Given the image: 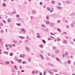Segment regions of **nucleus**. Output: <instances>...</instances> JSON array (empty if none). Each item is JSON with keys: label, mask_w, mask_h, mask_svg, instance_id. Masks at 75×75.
Here are the masks:
<instances>
[{"label": "nucleus", "mask_w": 75, "mask_h": 75, "mask_svg": "<svg viewBox=\"0 0 75 75\" xmlns=\"http://www.w3.org/2000/svg\"><path fill=\"white\" fill-rule=\"evenodd\" d=\"M50 34H51V35H54V34L52 33H50Z\"/></svg>", "instance_id": "obj_38"}, {"label": "nucleus", "mask_w": 75, "mask_h": 75, "mask_svg": "<svg viewBox=\"0 0 75 75\" xmlns=\"http://www.w3.org/2000/svg\"><path fill=\"white\" fill-rule=\"evenodd\" d=\"M25 48L26 49V51H29V48L28 47H25Z\"/></svg>", "instance_id": "obj_4"}, {"label": "nucleus", "mask_w": 75, "mask_h": 75, "mask_svg": "<svg viewBox=\"0 0 75 75\" xmlns=\"http://www.w3.org/2000/svg\"><path fill=\"white\" fill-rule=\"evenodd\" d=\"M73 40L74 41H75V39H74Z\"/></svg>", "instance_id": "obj_64"}, {"label": "nucleus", "mask_w": 75, "mask_h": 75, "mask_svg": "<svg viewBox=\"0 0 75 75\" xmlns=\"http://www.w3.org/2000/svg\"><path fill=\"white\" fill-rule=\"evenodd\" d=\"M25 61H24V62H22L23 64H25Z\"/></svg>", "instance_id": "obj_52"}, {"label": "nucleus", "mask_w": 75, "mask_h": 75, "mask_svg": "<svg viewBox=\"0 0 75 75\" xmlns=\"http://www.w3.org/2000/svg\"><path fill=\"white\" fill-rule=\"evenodd\" d=\"M35 74H37V73H38V71H35Z\"/></svg>", "instance_id": "obj_41"}, {"label": "nucleus", "mask_w": 75, "mask_h": 75, "mask_svg": "<svg viewBox=\"0 0 75 75\" xmlns=\"http://www.w3.org/2000/svg\"><path fill=\"white\" fill-rule=\"evenodd\" d=\"M50 25L51 26H53V25H54V24L52 23H51V24Z\"/></svg>", "instance_id": "obj_40"}, {"label": "nucleus", "mask_w": 75, "mask_h": 75, "mask_svg": "<svg viewBox=\"0 0 75 75\" xmlns=\"http://www.w3.org/2000/svg\"><path fill=\"white\" fill-rule=\"evenodd\" d=\"M51 3L52 4H54V3H55V2H54V1H52V2H51Z\"/></svg>", "instance_id": "obj_31"}, {"label": "nucleus", "mask_w": 75, "mask_h": 75, "mask_svg": "<svg viewBox=\"0 0 75 75\" xmlns=\"http://www.w3.org/2000/svg\"><path fill=\"white\" fill-rule=\"evenodd\" d=\"M55 52L56 53V54H58V52H59V50H56V51H55Z\"/></svg>", "instance_id": "obj_9"}, {"label": "nucleus", "mask_w": 75, "mask_h": 75, "mask_svg": "<svg viewBox=\"0 0 75 75\" xmlns=\"http://www.w3.org/2000/svg\"><path fill=\"white\" fill-rule=\"evenodd\" d=\"M13 42L14 44H18V42L17 41H16L14 40H13Z\"/></svg>", "instance_id": "obj_3"}, {"label": "nucleus", "mask_w": 75, "mask_h": 75, "mask_svg": "<svg viewBox=\"0 0 75 75\" xmlns=\"http://www.w3.org/2000/svg\"><path fill=\"white\" fill-rule=\"evenodd\" d=\"M14 68H15V69H17V67H16V66H14Z\"/></svg>", "instance_id": "obj_42"}, {"label": "nucleus", "mask_w": 75, "mask_h": 75, "mask_svg": "<svg viewBox=\"0 0 75 75\" xmlns=\"http://www.w3.org/2000/svg\"><path fill=\"white\" fill-rule=\"evenodd\" d=\"M17 25L18 26H21V25L20 23H16Z\"/></svg>", "instance_id": "obj_26"}, {"label": "nucleus", "mask_w": 75, "mask_h": 75, "mask_svg": "<svg viewBox=\"0 0 75 75\" xmlns=\"http://www.w3.org/2000/svg\"><path fill=\"white\" fill-rule=\"evenodd\" d=\"M69 54V53H68V52H65V55H68Z\"/></svg>", "instance_id": "obj_11"}, {"label": "nucleus", "mask_w": 75, "mask_h": 75, "mask_svg": "<svg viewBox=\"0 0 75 75\" xmlns=\"http://www.w3.org/2000/svg\"><path fill=\"white\" fill-rule=\"evenodd\" d=\"M42 26L43 27H45V25H42Z\"/></svg>", "instance_id": "obj_49"}, {"label": "nucleus", "mask_w": 75, "mask_h": 75, "mask_svg": "<svg viewBox=\"0 0 75 75\" xmlns=\"http://www.w3.org/2000/svg\"><path fill=\"white\" fill-rule=\"evenodd\" d=\"M24 72V70H22L21 71V72Z\"/></svg>", "instance_id": "obj_57"}, {"label": "nucleus", "mask_w": 75, "mask_h": 75, "mask_svg": "<svg viewBox=\"0 0 75 75\" xmlns=\"http://www.w3.org/2000/svg\"><path fill=\"white\" fill-rule=\"evenodd\" d=\"M40 5H42V2H40Z\"/></svg>", "instance_id": "obj_55"}, {"label": "nucleus", "mask_w": 75, "mask_h": 75, "mask_svg": "<svg viewBox=\"0 0 75 75\" xmlns=\"http://www.w3.org/2000/svg\"><path fill=\"white\" fill-rule=\"evenodd\" d=\"M40 48H43V45H40Z\"/></svg>", "instance_id": "obj_24"}, {"label": "nucleus", "mask_w": 75, "mask_h": 75, "mask_svg": "<svg viewBox=\"0 0 75 75\" xmlns=\"http://www.w3.org/2000/svg\"><path fill=\"white\" fill-rule=\"evenodd\" d=\"M40 57L41 58V59H44V57H43V56H42V55H40Z\"/></svg>", "instance_id": "obj_22"}, {"label": "nucleus", "mask_w": 75, "mask_h": 75, "mask_svg": "<svg viewBox=\"0 0 75 75\" xmlns=\"http://www.w3.org/2000/svg\"><path fill=\"white\" fill-rule=\"evenodd\" d=\"M49 72L50 74H52V73L51 72V71H50Z\"/></svg>", "instance_id": "obj_56"}, {"label": "nucleus", "mask_w": 75, "mask_h": 75, "mask_svg": "<svg viewBox=\"0 0 75 75\" xmlns=\"http://www.w3.org/2000/svg\"><path fill=\"white\" fill-rule=\"evenodd\" d=\"M53 10L54 9L53 8H52L50 11V13H52L53 11Z\"/></svg>", "instance_id": "obj_18"}, {"label": "nucleus", "mask_w": 75, "mask_h": 75, "mask_svg": "<svg viewBox=\"0 0 75 75\" xmlns=\"http://www.w3.org/2000/svg\"><path fill=\"white\" fill-rule=\"evenodd\" d=\"M57 30H58V31H59V32H61V31L59 29H57Z\"/></svg>", "instance_id": "obj_39"}, {"label": "nucleus", "mask_w": 75, "mask_h": 75, "mask_svg": "<svg viewBox=\"0 0 75 75\" xmlns=\"http://www.w3.org/2000/svg\"><path fill=\"white\" fill-rule=\"evenodd\" d=\"M16 17H19V15H16Z\"/></svg>", "instance_id": "obj_46"}, {"label": "nucleus", "mask_w": 75, "mask_h": 75, "mask_svg": "<svg viewBox=\"0 0 75 75\" xmlns=\"http://www.w3.org/2000/svg\"><path fill=\"white\" fill-rule=\"evenodd\" d=\"M71 27H74V24L73 23H71Z\"/></svg>", "instance_id": "obj_23"}, {"label": "nucleus", "mask_w": 75, "mask_h": 75, "mask_svg": "<svg viewBox=\"0 0 75 75\" xmlns=\"http://www.w3.org/2000/svg\"><path fill=\"white\" fill-rule=\"evenodd\" d=\"M39 34H40V33H38L36 34V35H39Z\"/></svg>", "instance_id": "obj_54"}, {"label": "nucleus", "mask_w": 75, "mask_h": 75, "mask_svg": "<svg viewBox=\"0 0 75 75\" xmlns=\"http://www.w3.org/2000/svg\"><path fill=\"white\" fill-rule=\"evenodd\" d=\"M65 38L67 39H68V36H66Z\"/></svg>", "instance_id": "obj_47"}, {"label": "nucleus", "mask_w": 75, "mask_h": 75, "mask_svg": "<svg viewBox=\"0 0 75 75\" xmlns=\"http://www.w3.org/2000/svg\"><path fill=\"white\" fill-rule=\"evenodd\" d=\"M19 37L20 38H21V39H24V38L23 37L21 36H19Z\"/></svg>", "instance_id": "obj_10"}, {"label": "nucleus", "mask_w": 75, "mask_h": 75, "mask_svg": "<svg viewBox=\"0 0 75 75\" xmlns=\"http://www.w3.org/2000/svg\"><path fill=\"white\" fill-rule=\"evenodd\" d=\"M5 64H9V62H5Z\"/></svg>", "instance_id": "obj_32"}, {"label": "nucleus", "mask_w": 75, "mask_h": 75, "mask_svg": "<svg viewBox=\"0 0 75 75\" xmlns=\"http://www.w3.org/2000/svg\"><path fill=\"white\" fill-rule=\"evenodd\" d=\"M18 20L19 21H20L21 20V18H18Z\"/></svg>", "instance_id": "obj_45"}, {"label": "nucleus", "mask_w": 75, "mask_h": 75, "mask_svg": "<svg viewBox=\"0 0 75 75\" xmlns=\"http://www.w3.org/2000/svg\"><path fill=\"white\" fill-rule=\"evenodd\" d=\"M8 52H7L6 53V55H8Z\"/></svg>", "instance_id": "obj_62"}, {"label": "nucleus", "mask_w": 75, "mask_h": 75, "mask_svg": "<svg viewBox=\"0 0 75 75\" xmlns=\"http://www.w3.org/2000/svg\"><path fill=\"white\" fill-rule=\"evenodd\" d=\"M71 62V61L70 60L68 61V63L69 64H70V63Z\"/></svg>", "instance_id": "obj_44"}, {"label": "nucleus", "mask_w": 75, "mask_h": 75, "mask_svg": "<svg viewBox=\"0 0 75 75\" xmlns=\"http://www.w3.org/2000/svg\"><path fill=\"white\" fill-rule=\"evenodd\" d=\"M46 75V72L45 71H44L43 73V75Z\"/></svg>", "instance_id": "obj_28"}, {"label": "nucleus", "mask_w": 75, "mask_h": 75, "mask_svg": "<svg viewBox=\"0 0 75 75\" xmlns=\"http://www.w3.org/2000/svg\"><path fill=\"white\" fill-rule=\"evenodd\" d=\"M32 13L33 14H35V11L34 10L32 11Z\"/></svg>", "instance_id": "obj_15"}, {"label": "nucleus", "mask_w": 75, "mask_h": 75, "mask_svg": "<svg viewBox=\"0 0 75 75\" xmlns=\"http://www.w3.org/2000/svg\"><path fill=\"white\" fill-rule=\"evenodd\" d=\"M21 30L22 31V32H23V33H25V30L24 29H23V28Z\"/></svg>", "instance_id": "obj_6"}, {"label": "nucleus", "mask_w": 75, "mask_h": 75, "mask_svg": "<svg viewBox=\"0 0 75 75\" xmlns=\"http://www.w3.org/2000/svg\"><path fill=\"white\" fill-rule=\"evenodd\" d=\"M56 59H57L58 61H59V59H58V58H57Z\"/></svg>", "instance_id": "obj_50"}, {"label": "nucleus", "mask_w": 75, "mask_h": 75, "mask_svg": "<svg viewBox=\"0 0 75 75\" xmlns=\"http://www.w3.org/2000/svg\"><path fill=\"white\" fill-rule=\"evenodd\" d=\"M47 11H50V8L49 7H47Z\"/></svg>", "instance_id": "obj_20"}, {"label": "nucleus", "mask_w": 75, "mask_h": 75, "mask_svg": "<svg viewBox=\"0 0 75 75\" xmlns=\"http://www.w3.org/2000/svg\"><path fill=\"white\" fill-rule=\"evenodd\" d=\"M25 57V55L24 54H21L20 55V57H21V58H23V57Z\"/></svg>", "instance_id": "obj_2"}, {"label": "nucleus", "mask_w": 75, "mask_h": 75, "mask_svg": "<svg viewBox=\"0 0 75 75\" xmlns=\"http://www.w3.org/2000/svg\"><path fill=\"white\" fill-rule=\"evenodd\" d=\"M58 40L59 41H60V40H61V39H60L59 38H58Z\"/></svg>", "instance_id": "obj_61"}, {"label": "nucleus", "mask_w": 75, "mask_h": 75, "mask_svg": "<svg viewBox=\"0 0 75 75\" xmlns=\"http://www.w3.org/2000/svg\"><path fill=\"white\" fill-rule=\"evenodd\" d=\"M37 38H40V37H41V36H40V35H38L37 36Z\"/></svg>", "instance_id": "obj_48"}, {"label": "nucleus", "mask_w": 75, "mask_h": 75, "mask_svg": "<svg viewBox=\"0 0 75 75\" xmlns=\"http://www.w3.org/2000/svg\"><path fill=\"white\" fill-rule=\"evenodd\" d=\"M47 20H49V17L48 16H47L46 17Z\"/></svg>", "instance_id": "obj_27"}, {"label": "nucleus", "mask_w": 75, "mask_h": 75, "mask_svg": "<svg viewBox=\"0 0 75 75\" xmlns=\"http://www.w3.org/2000/svg\"><path fill=\"white\" fill-rule=\"evenodd\" d=\"M66 28H69V25H66Z\"/></svg>", "instance_id": "obj_33"}, {"label": "nucleus", "mask_w": 75, "mask_h": 75, "mask_svg": "<svg viewBox=\"0 0 75 75\" xmlns=\"http://www.w3.org/2000/svg\"><path fill=\"white\" fill-rule=\"evenodd\" d=\"M26 38H27V39H28V40L31 39H30V38H29V37L28 36H26Z\"/></svg>", "instance_id": "obj_25"}, {"label": "nucleus", "mask_w": 75, "mask_h": 75, "mask_svg": "<svg viewBox=\"0 0 75 75\" xmlns=\"http://www.w3.org/2000/svg\"><path fill=\"white\" fill-rule=\"evenodd\" d=\"M5 47H7V44H6L5 45Z\"/></svg>", "instance_id": "obj_58"}, {"label": "nucleus", "mask_w": 75, "mask_h": 75, "mask_svg": "<svg viewBox=\"0 0 75 75\" xmlns=\"http://www.w3.org/2000/svg\"><path fill=\"white\" fill-rule=\"evenodd\" d=\"M57 23H60V21L59 20L57 21Z\"/></svg>", "instance_id": "obj_53"}, {"label": "nucleus", "mask_w": 75, "mask_h": 75, "mask_svg": "<svg viewBox=\"0 0 75 75\" xmlns=\"http://www.w3.org/2000/svg\"><path fill=\"white\" fill-rule=\"evenodd\" d=\"M32 74H35V71H33L32 72Z\"/></svg>", "instance_id": "obj_21"}, {"label": "nucleus", "mask_w": 75, "mask_h": 75, "mask_svg": "<svg viewBox=\"0 0 75 75\" xmlns=\"http://www.w3.org/2000/svg\"><path fill=\"white\" fill-rule=\"evenodd\" d=\"M17 61L18 62H22V60L21 59H18L17 60Z\"/></svg>", "instance_id": "obj_8"}, {"label": "nucleus", "mask_w": 75, "mask_h": 75, "mask_svg": "<svg viewBox=\"0 0 75 75\" xmlns=\"http://www.w3.org/2000/svg\"><path fill=\"white\" fill-rule=\"evenodd\" d=\"M1 33H4V31H3L2 30H1Z\"/></svg>", "instance_id": "obj_60"}, {"label": "nucleus", "mask_w": 75, "mask_h": 75, "mask_svg": "<svg viewBox=\"0 0 75 75\" xmlns=\"http://www.w3.org/2000/svg\"><path fill=\"white\" fill-rule=\"evenodd\" d=\"M46 60H49V57H47L46 58Z\"/></svg>", "instance_id": "obj_29"}, {"label": "nucleus", "mask_w": 75, "mask_h": 75, "mask_svg": "<svg viewBox=\"0 0 75 75\" xmlns=\"http://www.w3.org/2000/svg\"><path fill=\"white\" fill-rule=\"evenodd\" d=\"M3 24L2 23H0V26H3Z\"/></svg>", "instance_id": "obj_30"}, {"label": "nucleus", "mask_w": 75, "mask_h": 75, "mask_svg": "<svg viewBox=\"0 0 75 75\" xmlns=\"http://www.w3.org/2000/svg\"><path fill=\"white\" fill-rule=\"evenodd\" d=\"M63 43H64V44H66L67 43V41L65 40H64L63 41Z\"/></svg>", "instance_id": "obj_14"}, {"label": "nucleus", "mask_w": 75, "mask_h": 75, "mask_svg": "<svg viewBox=\"0 0 75 75\" xmlns=\"http://www.w3.org/2000/svg\"><path fill=\"white\" fill-rule=\"evenodd\" d=\"M42 42H44V43H45L46 42L44 40H42Z\"/></svg>", "instance_id": "obj_37"}, {"label": "nucleus", "mask_w": 75, "mask_h": 75, "mask_svg": "<svg viewBox=\"0 0 75 75\" xmlns=\"http://www.w3.org/2000/svg\"><path fill=\"white\" fill-rule=\"evenodd\" d=\"M21 43H22V41H21V40H19L18 42V45H20V44H21Z\"/></svg>", "instance_id": "obj_1"}, {"label": "nucleus", "mask_w": 75, "mask_h": 75, "mask_svg": "<svg viewBox=\"0 0 75 75\" xmlns=\"http://www.w3.org/2000/svg\"><path fill=\"white\" fill-rule=\"evenodd\" d=\"M7 21L8 23H10V22H11V19H8L7 20Z\"/></svg>", "instance_id": "obj_12"}, {"label": "nucleus", "mask_w": 75, "mask_h": 75, "mask_svg": "<svg viewBox=\"0 0 75 75\" xmlns=\"http://www.w3.org/2000/svg\"><path fill=\"white\" fill-rule=\"evenodd\" d=\"M9 47H12V45H9Z\"/></svg>", "instance_id": "obj_51"}, {"label": "nucleus", "mask_w": 75, "mask_h": 75, "mask_svg": "<svg viewBox=\"0 0 75 75\" xmlns=\"http://www.w3.org/2000/svg\"><path fill=\"white\" fill-rule=\"evenodd\" d=\"M57 8L59 9H62V8L60 6H57Z\"/></svg>", "instance_id": "obj_17"}, {"label": "nucleus", "mask_w": 75, "mask_h": 75, "mask_svg": "<svg viewBox=\"0 0 75 75\" xmlns=\"http://www.w3.org/2000/svg\"><path fill=\"white\" fill-rule=\"evenodd\" d=\"M13 53H11L10 54V56H12V55H13Z\"/></svg>", "instance_id": "obj_34"}, {"label": "nucleus", "mask_w": 75, "mask_h": 75, "mask_svg": "<svg viewBox=\"0 0 75 75\" xmlns=\"http://www.w3.org/2000/svg\"><path fill=\"white\" fill-rule=\"evenodd\" d=\"M3 6L4 7H6V4L4 3H3Z\"/></svg>", "instance_id": "obj_19"}, {"label": "nucleus", "mask_w": 75, "mask_h": 75, "mask_svg": "<svg viewBox=\"0 0 75 75\" xmlns=\"http://www.w3.org/2000/svg\"><path fill=\"white\" fill-rule=\"evenodd\" d=\"M29 42V40H25V42Z\"/></svg>", "instance_id": "obj_13"}, {"label": "nucleus", "mask_w": 75, "mask_h": 75, "mask_svg": "<svg viewBox=\"0 0 75 75\" xmlns=\"http://www.w3.org/2000/svg\"><path fill=\"white\" fill-rule=\"evenodd\" d=\"M53 48L54 50H55V47H53Z\"/></svg>", "instance_id": "obj_63"}, {"label": "nucleus", "mask_w": 75, "mask_h": 75, "mask_svg": "<svg viewBox=\"0 0 75 75\" xmlns=\"http://www.w3.org/2000/svg\"><path fill=\"white\" fill-rule=\"evenodd\" d=\"M31 58L29 57L28 59V61L29 62H31Z\"/></svg>", "instance_id": "obj_5"}, {"label": "nucleus", "mask_w": 75, "mask_h": 75, "mask_svg": "<svg viewBox=\"0 0 75 75\" xmlns=\"http://www.w3.org/2000/svg\"><path fill=\"white\" fill-rule=\"evenodd\" d=\"M63 33L64 34H67V32H63Z\"/></svg>", "instance_id": "obj_35"}, {"label": "nucleus", "mask_w": 75, "mask_h": 75, "mask_svg": "<svg viewBox=\"0 0 75 75\" xmlns=\"http://www.w3.org/2000/svg\"><path fill=\"white\" fill-rule=\"evenodd\" d=\"M58 5L59 6H61V3H58Z\"/></svg>", "instance_id": "obj_36"}, {"label": "nucleus", "mask_w": 75, "mask_h": 75, "mask_svg": "<svg viewBox=\"0 0 75 75\" xmlns=\"http://www.w3.org/2000/svg\"><path fill=\"white\" fill-rule=\"evenodd\" d=\"M46 23L47 24H50V21H47L46 22Z\"/></svg>", "instance_id": "obj_16"}, {"label": "nucleus", "mask_w": 75, "mask_h": 75, "mask_svg": "<svg viewBox=\"0 0 75 75\" xmlns=\"http://www.w3.org/2000/svg\"><path fill=\"white\" fill-rule=\"evenodd\" d=\"M3 21H4V23H5V24H6V21H5V20H3Z\"/></svg>", "instance_id": "obj_43"}, {"label": "nucleus", "mask_w": 75, "mask_h": 75, "mask_svg": "<svg viewBox=\"0 0 75 75\" xmlns=\"http://www.w3.org/2000/svg\"><path fill=\"white\" fill-rule=\"evenodd\" d=\"M66 2L67 3H68V4H70V3H71V1H66Z\"/></svg>", "instance_id": "obj_7"}, {"label": "nucleus", "mask_w": 75, "mask_h": 75, "mask_svg": "<svg viewBox=\"0 0 75 75\" xmlns=\"http://www.w3.org/2000/svg\"><path fill=\"white\" fill-rule=\"evenodd\" d=\"M19 68H20V69H21V68H22V67H21V66H20Z\"/></svg>", "instance_id": "obj_59"}]
</instances>
